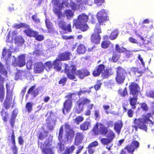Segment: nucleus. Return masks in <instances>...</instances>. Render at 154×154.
Wrapping results in <instances>:
<instances>
[{
	"instance_id": "nucleus-1",
	"label": "nucleus",
	"mask_w": 154,
	"mask_h": 154,
	"mask_svg": "<svg viewBox=\"0 0 154 154\" xmlns=\"http://www.w3.org/2000/svg\"><path fill=\"white\" fill-rule=\"evenodd\" d=\"M142 117L143 119L139 118L134 119L133 123L134 125H132V127L133 128V131L134 129L135 131H137L139 128L146 132L147 131V126L145 124L148 123L149 122H151L152 121L149 119L151 117V113H148L146 115H143Z\"/></svg>"
},
{
	"instance_id": "nucleus-2",
	"label": "nucleus",
	"mask_w": 154,
	"mask_h": 154,
	"mask_svg": "<svg viewBox=\"0 0 154 154\" xmlns=\"http://www.w3.org/2000/svg\"><path fill=\"white\" fill-rule=\"evenodd\" d=\"M105 65L100 64L97 66L92 72L93 75L96 77L99 76L102 73V76L103 79L107 78L112 75L113 71L112 67H108L105 69Z\"/></svg>"
},
{
	"instance_id": "nucleus-3",
	"label": "nucleus",
	"mask_w": 154,
	"mask_h": 154,
	"mask_svg": "<svg viewBox=\"0 0 154 154\" xmlns=\"http://www.w3.org/2000/svg\"><path fill=\"white\" fill-rule=\"evenodd\" d=\"M91 131L95 135L100 134L105 136L108 132L107 127L105 126L102 124L99 123L98 122L94 126Z\"/></svg>"
},
{
	"instance_id": "nucleus-4",
	"label": "nucleus",
	"mask_w": 154,
	"mask_h": 154,
	"mask_svg": "<svg viewBox=\"0 0 154 154\" xmlns=\"http://www.w3.org/2000/svg\"><path fill=\"white\" fill-rule=\"evenodd\" d=\"M38 144L42 149V154H54L52 148L49 147L52 145L51 141L48 139L46 140L44 143L41 142L40 144L38 141Z\"/></svg>"
},
{
	"instance_id": "nucleus-5",
	"label": "nucleus",
	"mask_w": 154,
	"mask_h": 154,
	"mask_svg": "<svg viewBox=\"0 0 154 154\" xmlns=\"http://www.w3.org/2000/svg\"><path fill=\"white\" fill-rule=\"evenodd\" d=\"M64 69V73L66 75L67 78L71 80H73L76 78L75 76L76 75L77 70L76 66L74 65H71L68 66L65 64Z\"/></svg>"
},
{
	"instance_id": "nucleus-6",
	"label": "nucleus",
	"mask_w": 154,
	"mask_h": 154,
	"mask_svg": "<svg viewBox=\"0 0 154 154\" xmlns=\"http://www.w3.org/2000/svg\"><path fill=\"white\" fill-rule=\"evenodd\" d=\"M116 82L118 84H122L125 81L127 72L122 67L119 66L116 68Z\"/></svg>"
},
{
	"instance_id": "nucleus-7",
	"label": "nucleus",
	"mask_w": 154,
	"mask_h": 154,
	"mask_svg": "<svg viewBox=\"0 0 154 154\" xmlns=\"http://www.w3.org/2000/svg\"><path fill=\"white\" fill-rule=\"evenodd\" d=\"M129 94L133 96H138L140 91V87L135 82H131L128 86Z\"/></svg>"
},
{
	"instance_id": "nucleus-8",
	"label": "nucleus",
	"mask_w": 154,
	"mask_h": 154,
	"mask_svg": "<svg viewBox=\"0 0 154 154\" xmlns=\"http://www.w3.org/2000/svg\"><path fill=\"white\" fill-rule=\"evenodd\" d=\"M39 90L36 88V85H34L30 87L28 89L26 95L25 99H28L29 95L32 96L33 98L35 97L39 94Z\"/></svg>"
},
{
	"instance_id": "nucleus-9",
	"label": "nucleus",
	"mask_w": 154,
	"mask_h": 154,
	"mask_svg": "<svg viewBox=\"0 0 154 154\" xmlns=\"http://www.w3.org/2000/svg\"><path fill=\"white\" fill-rule=\"evenodd\" d=\"M57 24L59 28L65 32L67 31L69 32H71L72 31L71 24H68L66 25V23L63 20H61L58 21Z\"/></svg>"
},
{
	"instance_id": "nucleus-10",
	"label": "nucleus",
	"mask_w": 154,
	"mask_h": 154,
	"mask_svg": "<svg viewBox=\"0 0 154 154\" xmlns=\"http://www.w3.org/2000/svg\"><path fill=\"white\" fill-rule=\"evenodd\" d=\"M139 146V143L136 140H133L131 144L127 145L125 147L127 149L128 153H132L134 150L137 149Z\"/></svg>"
},
{
	"instance_id": "nucleus-11",
	"label": "nucleus",
	"mask_w": 154,
	"mask_h": 154,
	"mask_svg": "<svg viewBox=\"0 0 154 154\" xmlns=\"http://www.w3.org/2000/svg\"><path fill=\"white\" fill-rule=\"evenodd\" d=\"M72 101L69 100H66L63 103L62 111L64 114H65V111L67 112L70 111L72 106Z\"/></svg>"
},
{
	"instance_id": "nucleus-12",
	"label": "nucleus",
	"mask_w": 154,
	"mask_h": 154,
	"mask_svg": "<svg viewBox=\"0 0 154 154\" xmlns=\"http://www.w3.org/2000/svg\"><path fill=\"white\" fill-rule=\"evenodd\" d=\"M97 19L99 24L106 22L107 20V16L106 12L103 10L99 11L97 14Z\"/></svg>"
},
{
	"instance_id": "nucleus-13",
	"label": "nucleus",
	"mask_w": 154,
	"mask_h": 154,
	"mask_svg": "<svg viewBox=\"0 0 154 154\" xmlns=\"http://www.w3.org/2000/svg\"><path fill=\"white\" fill-rule=\"evenodd\" d=\"M45 69V66L41 62L35 63L34 66V72L35 73H39L43 72Z\"/></svg>"
},
{
	"instance_id": "nucleus-14",
	"label": "nucleus",
	"mask_w": 154,
	"mask_h": 154,
	"mask_svg": "<svg viewBox=\"0 0 154 154\" xmlns=\"http://www.w3.org/2000/svg\"><path fill=\"white\" fill-rule=\"evenodd\" d=\"M5 78L0 75V101L2 102L4 98V88L3 83Z\"/></svg>"
},
{
	"instance_id": "nucleus-15",
	"label": "nucleus",
	"mask_w": 154,
	"mask_h": 154,
	"mask_svg": "<svg viewBox=\"0 0 154 154\" xmlns=\"http://www.w3.org/2000/svg\"><path fill=\"white\" fill-rule=\"evenodd\" d=\"M85 136L82 132H77L76 133L74 144L76 146L79 145L82 142Z\"/></svg>"
},
{
	"instance_id": "nucleus-16",
	"label": "nucleus",
	"mask_w": 154,
	"mask_h": 154,
	"mask_svg": "<svg viewBox=\"0 0 154 154\" xmlns=\"http://www.w3.org/2000/svg\"><path fill=\"white\" fill-rule=\"evenodd\" d=\"M76 75L81 79H82L85 77L90 75V72L88 70L86 69H83L77 70Z\"/></svg>"
},
{
	"instance_id": "nucleus-17",
	"label": "nucleus",
	"mask_w": 154,
	"mask_h": 154,
	"mask_svg": "<svg viewBox=\"0 0 154 154\" xmlns=\"http://www.w3.org/2000/svg\"><path fill=\"white\" fill-rule=\"evenodd\" d=\"M130 72L132 73L136 77L141 76L144 73V72L140 70L137 67H132L130 68Z\"/></svg>"
},
{
	"instance_id": "nucleus-18",
	"label": "nucleus",
	"mask_w": 154,
	"mask_h": 154,
	"mask_svg": "<svg viewBox=\"0 0 154 154\" xmlns=\"http://www.w3.org/2000/svg\"><path fill=\"white\" fill-rule=\"evenodd\" d=\"M18 63L15 64L13 63V64L15 66H18L19 67H21L25 65V54H22L18 57Z\"/></svg>"
},
{
	"instance_id": "nucleus-19",
	"label": "nucleus",
	"mask_w": 154,
	"mask_h": 154,
	"mask_svg": "<svg viewBox=\"0 0 154 154\" xmlns=\"http://www.w3.org/2000/svg\"><path fill=\"white\" fill-rule=\"evenodd\" d=\"M90 39L92 43L97 45L100 43L101 40L100 35L95 34V33H93L91 35Z\"/></svg>"
},
{
	"instance_id": "nucleus-20",
	"label": "nucleus",
	"mask_w": 154,
	"mask_h": 154,
	"mask_svg": "<svg viewBox=\"0 0 154 154\" xmlns=\"http://www.w3.org/2000/svg\"><path fill=\"white\" fill-rule=\"evenodd\" d=\"M27 28L24 30L23 32L27 36L30 37L34 38L35 37L37 34H38V32L33 30L29 27Z\"/></svg>"
},
{
	"instance_id": "nucleus-21",
	"label": "nucleus",
	"mask_w": 154,
	"mask_h": 154,
	"mask_svg": "<svg viewBox=\"0 0 154 154\" xmlns=\"http://www.w3.org/2000/svg\"><path fill=\"white\" fill-rule=\"evenodd\" d=\"M138 96H133L132 97H130L129 99V103L131 106L132 109H136V105L137 104V102L138 99Z\"/></svg>"
},
{
	"instance_id": "nucleus-22",
	"label": "nucleus",
	"mask_w": 154,
	"mask_h": 154,
	"mask_svg": "<svg viewBox=\"0 0 154 154\" xmlns=\"http://www.w3.org/2000/svg\"><path fill=\"white\" fill-rule=\"evenodd\" d=\"M70 52H65L60 54L58 55V58L60 60L64 61L70 59L69 57L71 54Z\"/></svg>"
},
{
	"instance_id": "nucleus-23",
	"label": "nucleus",
	"mask_w": 154,
	"mask_h": 154,
	"mask_svg": "<svg viewBox=\"0 0 154 154\" xmlns=\"http://www.w3.org/2000/svg\"><path fill=\"white\" fill-rule=\"evenodd\" d=\"M75 134V131L73 128L65 130V136L67 140H71L73 138Z\"/></svg>"
},
{
	"instance_id": "nucleus-24",
	"label": "nucleus",
	"mask_w": 154,
	"mask_h": 154,
	"mask_svg": "<svg viewBox=\"0 0 154 154\" xmlns=\"http://www.w3.org/2000/svg\"><path fill=\"white\" fill-rule=\"evenodd\" d=\"M88 19V16L84 13H82L78 17V22L79 23H86Z\"/></svg>"
},
{
	"instance_id": "nucleus-25",
	"label": "nucleus",
	"mask_w": 154,
	"mask_h": 154,
	"mask_svg": "<svg viewBox=\"0 0 154 154\" xmlns=\"http://www.w3.org/2000/svg\"><path fill=\"white\" fill-rule=\"evenodd\" d=\"M12 99V97H10L8 95H6V98L3 103L4 106L6 109H8L10 108Z\"/></svg>"
},
{
	"instance_id": "nucleus-26",
	"label": "nucleus",
	"mask_w": 154,
	"mask_h": 154,
	"mask_svg": "<svg viewBox=\"0 0 154 154\" xmlns=\"http://www.w3.org/2000/svg\"><path fill=\"white\" fill-rule=\"evenodd\" d=\"M117 92L118 95L122 97L125 98L126 97L128 96V91L126 87H125L123 90L120 88L118 90Z\"/></svg>"
},
{
	"instance_id": "nucleus-27",
	"label": "nucleus",
	"mask_w": 154,
	"mask_h": 154,
	"mask_svg": "<svg viewBox=\"0 0 154 154\" xmlns=\"http://www.w3.org/2000/svg\"><path fill=\"white\" fill-rule=\"evenodd\" d=\"M122 125V123L121 121H119L114 124V129L118 134L120 133Z\"/></svg>"
},
{
	"instance_id": "nucleus-28",
	"label": "nucleus",
	"mask_w": 154,
	"mask_h": 154,
	"mask_svg": "<svg viewBox=\"0 0 154 154\" xmlns=\"http://www.w3.org/2000/svg\"><path fill=\"white\" fill-rule=\"evenodd\" d=\"M87 51L86 47L84 45H79L76 49V52L79 54H83L85 53Z\"/></svg>"
},
{
	"instance_id": "nucleus-29",
	"label": "nucleus",
	"mask_w": 154,
	"mask_h": 154,
	"mask_svg": "<svg viewBox=\"0 0 154 154\" xmlns=\"http://www.w3.org/2000/svg\"><path fill=\"white\" fill-rule=\"evenodd\" d=\"M48 133V132L46 131L39 132L37 134L38 139L41 140H43L47 137Z\"/></svg>"
},
{
	"instance_id": "nucleus-30",
	"label": "nucleus",
	"mask_w": 154,
	"mask_h": 154,
	"mask_svg": "<svg viewBox=\"0 0 154 154\" xmlns=\"http://www.w3.org/2000/svg\"><path fill=\"white\" fill-rule=\"evenodd\" d=\"M60 59H56L53 61V66H54V68L56 70L60 71L61 69V67L60 65Z\"/></svg>"
},
{
	"instance_id": "nucleus-31",
	"label": "nucleus",
	"mask_w": 154,
	"mask_h": 154,
	"mask_svg": "<svg viewBox=\"0 0 154 154\" xmlns=\"http://www.w3.org/2000/svg\"><path fill=\"white\" fill-rule=\"evenodd\" d=\"M91 122L88 121H85L80 125V128L82 131H86L88 129L90 126Z\"/></svg>"
},
{
	"instance_id": "nucleus-32",
	"label": "nucleus",
	"mask_w": 154,
	"mask_h": 154,
	"mask_svg": "<svg viewBox=\"0 0 154 154\" xmlns=\"http://www.w3.org/2000/svg\"><path fill=\"white\" fill-rule=\"evenodd\" d=\"M77 26L78 28L83 32L87 31L89 28L88 25L85 23H79Z\"/></svg>"
},
{
	"instance_id": "nucleus-33",
	"label": "nucleus",
	"mask_w": 154,
	"mask_h": 154,
	"mask_svg": "<svg viewBox=\"0 0 154 154\" xmlns=\"http://www.w3.org/2000/svg\"><path fill=\"white\" fill-rule=\"evenodd\" d=\"M91 102V100L88 99L82 98L79 99L78 104L79 106H84L85 104L89 103Z\"/></svg>"
},
{
	"instance_id": "nucleus-34",
	"label": "nucleus",
	"mask_w": 154,
	"mask_h": 154,
	"mask_svg": "<svg viewBox=\"0 0 154 154\" xmlns=\"http://www.w3.org/2000/svg\"><path fill=\"white\" fill-rule=\"evenodd\" d=\"M14 110L9 120V123L12 128L14 127V123L15 122V119L17 116V114L14 113Z\"/></svg>"
},
{
	"instance_id": "nucleus-35",
	"label": "nucleus",
	"mask_w": 154,
	"mask_h": 154,
	"mask_svg": "<svg viewBox=\"0 0 154 154\" xmlns=\"http://www.w3.org/2000/svg\"><path fill=\"white\" fill-rule=\"evenodd\" d=\"M75 149V147L72 145L70 147H67L64 152L62 154H71Z\"/></svg>"
},
{
	"instance_id": "nucleus-36",
	"label": "nucleus",
	"mask_w": 154,
	"mask_h": 154,
	"mask_svg": "<svg viewBox=\"0 0 154 154\" xmlns=\"http://www.w3.org/2000/svg\"><path fill=\"white\" fill-rule=\"evenodd\" d=\"M0 113L3 120L5 122H7L9 117V114L3 109L1 111Z\"/></svg>"
},
{
	"instance_id": "nucleus-37",
	"label": "nucleus",
	"mask_w": 154,
	"mask_h": 154,
	"mask_svg": "<svg viewBox=\"0 0 154 154\" xmlns=\"http://www.w3.org/2000/svg\"><path fill=\"white\" fill-rule=\"evenodd\" d=\"M26 72L24 70H17L15 75V80H17L22 77L23 74L25 73Z\"/></svg>"
},
{
	"instance_id": "nucleus-38",
	"label": "nucleus",
	"mask_w": 154,
	"mask_h": 154,
	"mask_svg": "<svg viewBox=\"0 0 154 154\" xmlns=\"http://www.w3.org/2000/svg\"><path fill=\"white\" fill-rule=\"evenodd\" d=\"M102 32L101 28L100 27V24L97 23L94 29V32L95 34L100 35Z\"/></svg>"
},
{
	"instance_id": "nucleus-39",
	"label": "nucleus",
	"mask_w": 154,
	"mask_h": 154,
	"mask_svg": "<svg viewBox=\"0 0 154 154\" xmlns=\"http://www.w3.org/2000/svg\"><path fill=\"white\" fill-rule=\"evenodd\" d=\"M14 27L16 29H18L22 27L28 28L29 27V25L25 23H21L19 24H15Z\"/></svg>"
},
{
	"instance_id": "nucleus-40",
	"label": "nucleus",
	"mask_w": 154,
	"mask_h": 154,
	"mask_svg": "<svg viewBox=\"0 0 154 154\" xmlns=\"http://www.w3.org/2000/svg\"><path fill=\"white\" fill-rule=\"evenodd\" d=\"M33 103L28 102L26 103L25 105V108L27 111L29 113L31 112L33 109Z\"/></svg>"
},
{
	"instance_id": "nucleus-41",
	"label": "nucleus",
	"mask_w": 154,
	"mask_h": 154,
	"mask_svg": "<svg viewBox=\"0 0 154 154\" xmlns=\"http://www.w3.org/2000/svg\"><path fill=\"white\" fill-rule=\"evenodd\" d=\"M12 52L10 51H7L5 48H3L2 53V56L3 57H6L9 58L11 55Z\"/></svg>"
},
{
	"instance_id": "nucleus-42",
	"label": "nucleus",
	"mask_w": 154,
	"mask_h": 154,
	"mask_svg": "<svg viewBox=\"0 0 154 154\" xmlns=\"http://www.w3.org/2000/svg\"><path fill=\"white\" fill-rule=\"evenodd\" d=\"M115 50L118 52L121 53L125 52L126 48L123 46L121 47L118 44H117L115 45Z\"/></svg>"
},
{
	"instance_id": "nucleus-43",
	"label": "nucleus",
	"mask_w": 154,
	"mask_h": 154,
	"mask_svg": "<svg viewBox=\"0 0 154 154\" xmlns=\"http://www.w3.org/2000/svg\"><path fill=\"white\" fill-rule=\"evenodd\" d=\"M93 88V86H92L89 88L88 90H82L80 89L79 91L77 92V94L79 96H80L82 94H85L88 93L89 94L91 92V89Z\"/></svg>"
},
{
	"instance_id": "nucleus-44",
	"label": "nucleus",
	"mask_w": 154,
	"mask_h": 154,
	"mask_svg": "<svg viewBox=\"0 0 154 154\" xmlns=\"http://www.w3.org/2000/svg\"><path fill=\"white\" fill-rule=\"evenodd\" d=\"M119 58V56L116 53H113L111 58H109V60L113 62H116L118 61Z\"/></svg>"
},
{
	"instance_id": "nucleus-45",
	"label": "nucleus",
	"mask_w": 154,
	"mask_h": 154,
	"mask_svg": "<svg viewBox=\"0 0 154 154\" xmlns=\"http://www.w3.org/2000/svg\"><path fill=\"white\" fill-rule=\"evenodd\" d=\"M118 34V31L116 30H113L112 31L109 38L112 40H114L116 38Z\"/></svg>"
},
{
	"instance_id": "nucleus-46",
	"label": "nucleus",
	"mask_w": 154,
	"mask_h": 154,
	"mask_svg": "<svg viewBox=\"0 0 154 154\" xmlns=\"http://www.w3.org/2000/svg\"><path fill=\"white\" fill-rule=\"evenodd\" d=\"M115 137V134L113 131L112 130H110L107 137V138L112 142Z\"/></svg>"
},
{
	"instance_id": "nucleus-47",
	"label": "nucleus",
	"mask_w": 154,
	"mask_h": 154,
	"mask_svg": "<svg viewBox=\"0 0 154 154\" xmlns=\"http://www.w3.org/2000/svg\"><path fill=\"white\" fill-rule=\"evenodd\" d=\"M110 42L107 41H103L102 42L101 45L102 48L106 49L110 45Z\"/></svg>"
},
{
	"instance_id": "nucleus-48",
	"label": "nucleus",
	"mask_w": 154,
	"mask_h": 154,
	"mask_svg": "<svg viewBox=\"0 0 154 154\" xmlns=\"http://www.w3.org/2000/svg\"><path fill=\"white\" fill-rule=\"evenodd\" d=\"M63 126H61L59 130L58 138L59 140L61 141L63 139Z\"/></svg>"
},
{
	"instance_id": "nucleus-49",
	"label": "nucleus",
	"mask_w": 154,
	"mask_h": 154,
	"mask_svg": "<svg viewBox=\"0 0 154 154\" xmlns=\"http://www.w3.org/2000/svg\"><path fill=\"white\" fill-rule=\"evenodd\" d=\"M45 23L46 26L48 29L50 31L53 30V29L52 24L47 19H46L45 20Z\"/></svg>"
},
{
	"instance_id": "nucleus-50",
	"label": "nucleus",
	"mask_w": 154,
	"mask_h": 154,
	"mask_svg": "<svg viewBox=\"0 0 154 154\" xmlns=\"http://www.w3.org/2000/svg\"><path fill=\"white\" fill-rule=\"evenodd\" d=\"M53 11L54 13L57 15L58 19L60 18L61 17L63 16L62 12L59 9L55 8L53 10Z\"/></svg>"
},
{
	"instance_id": "nucleus-51",
	"label": "nucleus",
	"mask_w": 154,
	"mask_h": 154,
	"mask_svg": "<svg viewBox=\"0 0 154 154\" xmlns=\"http://www.w3.org/2000/svg\"><path fill=\"white\" fill-rule=\"evenodd\" d=\"M140 108L142 109L143 111L147 112L149 108L146 103L145 102H143L140 103Z\"/></svg>"
},
{
	"instance_id": "nucleus-52",
	"label": "nucleus",
	"mask_w": 154,
	"mask_h": 154,
	"mask_svg": "<svg viewBox=\"0 0 154 154\" xmlns=\"http://www.w3.org/2000/svg\"><path fill=\"white\" fill-rule=\"evenodd\" d=\"M101 143L104 145H107L112 142L109 139L106 138H103L100 139Z\"/></svg>"
},
{
	"instance_id": "nucleus-53",
	"label": "nucleus",
	"mask_w": 154,
	"mask_h": 154,
	"mask_svg": "<svg viewBox=\"0 0 154 154\" xmlns=\"http://www.w3.org/2000/svg\"><path fill=\"white\" fill-rule=\"evenodd\" d=\"M67 80V78L66 76H63L59 81L58 84H62V86H64L65 85Z\"/></svg>"
},
{
	"instance_id": "nucleus-54",
	"label": "nucleus",
	"mask_w": 154,
	"mask_h": 154,
	"mask_svg": "<svg viewBox=\"0 0 154 154\" xmlns=\"http://www.w3.org/2000/svg\"><path fill=\"white\" fill-rule=\"evenodd\" d=\"M0 73L2 74H4L7 75V71L4 67L3 65L0 62Z\"/></svg>"
},
{
	"instance_id": "nucleus-55",
	"label": "nucleus",
	"mask_w": 154,
	"mask_h": 154,
	"mask_svg": "<svg viewBox=\"0 0 154 154\" xmlns=\"http://www.w3.org/2000/svg\"><path fill=\"white\" fill-rule=\"evenodd\" d=\"M74 122L76 124L78 125L84 120V118L80 116H79L76 117L74 119Z\"/></svg>"
},
{
	"instance_id": "nucleus-56",
	"label": "nucleus",
	"mask_w": 154,
	"mask_h": 154,
	"mask_svg": "<svg viewBox=\"0 0 154 154\" xmlns=\"http://www.w3.org/2000/svg\"><path fill=\"white\" fill-rule=\"evenodd\" d=\"M57 147L58 148L60 152H61L63 151L64 149V144H63L61 141H60V142L58 143Z\"/></svg>"
},
{
	"instance_id": "nucleus-57",
	"label": "nucleus",
	"mask_w": 154,
	"mask_h": 154,
	"mask_svg": "<svg viewBox=\"0 0 154 154\" xmlns=\"http://www.w3.org/2000/svg\"><path fill=\"white\" fill-rule=\"evenodd\" d=\"M65 14L67 17H71L73 15V13L71 10H67L65 11Z\"/></svg>"
},
{
	"instance_id": "nucleus-58",
	"label": "nucleus",
	"mask_w": 154,
	"mask_h": 154,
	"mask_svg": "<svg viewBox=\"0 0 154 154\" xmlns=\"http://www.w3.org/2000/svg\"><path fill=\"white\" fill-rule=\"evenodd\" d=\"M6 87L7 90L6 95H8V96H9V97H12V92L9 91L10 90V85H8V83H7L6 84Z\"/></svg>"
},
{
	"instance_id": "nucleus-59",
	"label": "nucleus",
	"mask_w": 154,
	"mask_h": 154,
	"mask_svg": "<svg viewBox=\"0 0 154 154\" xmlns=\"http://www.w3.org/2000/svg\"><path fill=\"white\" fill-rule=\"evenodd\" d=\"M100 82L101 81L100 80H98L97 82V84L93 86V88L94 87V88L96 91H97L100 88L101 86L102 85V83Z\"/></svg>"
},
{
	"instance_id": "nucleus-60",
	"label": "nucleus",
	"mask_w": 154,
	"mask_h": 154,
	"mask_svg": "<svg viewBox=\"0 0 154 154\" xmlns=\"http://www.w3.org/2000/svg\"><path fill=\"white\" fill-rule=\"evenodd\" d=\"M132 108L128 109L127 111V115L129 118H131L133 116L134 111Z\"/></svg>"
},
{
	"instance_id": "nucleus-61",
	"label": "nucleus",
	"mask_w": 154,
	"mask_h": 154,
	"mask_svg": "<svg viewBox=\"0 0 154 154\" xmlns=\"http://www.w3.org/2000/svg\"><path fill=\"white\" fill-rule=\"evenodd\" d=\"M36 36L34 38L35 39L38 41H41L44 39V37L43 35H38V34H37Z\"/></svg>"
},
{
	"instance_id": "nucleus-62",
	"label": "nucleus",
	"mask_w": 154,
	"mask_h": 154,
	"mask_svg": "<svg viewBox=\"0 0 154 154\" xmlns=\"http://www.w3.org/2000/svg\"><path fill=\"white\" fill-rule=\"evenodd\" d=\"M32 18L35 23H38L40 22V20L37 17V14L33 15L32 17Z\"/></svg>"
},
{
	"instance_id": "nucleus-63",
	"label": "nucleus",
	"mask_w": 154,
	"mask_h": 154,
	"mask_svg": "<svg viewBox=\"0 0 154 154\" xmlns=\"http://www.w3.org/2000/svg\"><path fill=\"white\" fill-rule=\"evenodd\" d=\"M45 66L50 69L52 68L53 63L51 61H47L45 63Z\"/></svg>"
},
{
	"instance_id": "nucleus-64",
	"label": "nucleus",
	"mask_w": 154,
	"mask_h": 154,
	"mask_svg": "<svg viewBox=\"0 0 154 154\" xmlns=\"http://www.w3.org/2000/svg\"><path fill=\"white\" fill-rule=\"evenodd\" d=\"M26 66L27 69H30L32 68V62L31 60L27 61L26 63Z\"/></svg>"
}]
</instances>
